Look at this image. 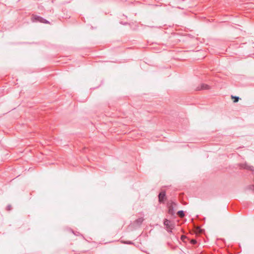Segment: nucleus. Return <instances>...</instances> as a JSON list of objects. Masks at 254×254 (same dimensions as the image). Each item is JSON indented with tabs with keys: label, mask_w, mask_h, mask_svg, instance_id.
<instances>
[{
	"label": "nucleus",
	"mask_w": 254,
	"mask_h": 254,
	"mask_svg": "<svg viewBox=\"0 0 254 254\" xmlns=\"http://www.w3.org/2000/svg\"><path fill=\"white\" fill-rule=\"evenodd\" d=\"M32 20L33 21H38L41 23H45V24H49L50 23V22L46 19H44V18H43L40 16H38L37 15L33 14L32 16Z\"/></svg>",
	"instance_id": "f257e3e1"
},
{
	"label": "nucleus",
	"mask_w": 254,
	"mask_h": 254,
	"mask_svg": "<svg viewBox=\"0 0 254 254\" xmlns=\"http://www.w3.org/2000/svg\"><path fill=\"white\" fill-rule=\"evenodd\" d=\"M177 205V203L175 202L171 201L168 204V213L171 215H174L175 214L174 208Z\"/></svg>",
	"instance_id": "f03ea898"
},
{
	"label": "nucleus",
	"mask_w": 254,
	"mask_h": 254,
	"mask_svg": "<svg viewBox=\"0 0 254 254\" xmlns=\"http://www.w3.org/2000/svg\"><path fill=\"white\" fill-rule=\"evenodd\" d=\"M163 224L165 227L166 230L167 229H173L175 226V224L173 222L167 219H165L164 220Z\"/></svg>",
	"instance_id": "7ed1b4c3"
},
{
	"label": "nucleus",
	"mask_w": 254,
	"mask_h": 254,
	"mask_svg": "<svg viewBox=\"0 0 254 254\" xmlns=\"http://www.w3.org/2000/svg\"><path fill=\"white\" fill-rule=\"evenodd\" d=\"M165 190H162L158 194V201L160 203H164L166 199Z\"/></svg>",
	"instance_id": "20e7f679"
},
{
	"label": "nucleus",
	"mask_w": 254,
	"mask_h": 254,
	"mask_svg": "<svg viewBox=\"0 0 254 254\" xmlns=\"http://www.w3.org/2000/svg\"><path fill=\"white\" fill-rule=\"evenodd\" d=\"M241 167L244 169H247L250 171H254V167L253 166L249 165L247 163L242 164L241 165Z\"/></svg>",
	"instance_id": "39448f33"
},
{
	"label": "nucleus",
	"mask_w": 254,
	"mask_h": 254,
	"mask_svg": "<svg viewBox=\"0 0 254 254\" xmlns=\"http://www.w3.org/2000/svg\"><path fill=\"white\" fill-rule=\"evenodd\" d=\"M209 89V86L207 84L202 83L200 86L196 88L197 90H206Z\"/></svg>",
	"instance_id": "423d86ee"
},
{
	"label": "nucleus",
	"mask_w": 254,
	"mask_h": 254,
	"mask_svg": "<svg viewBox=\"0 0 254 254\" xmlns=\"http://www.w3.org/2000/svg\"><path fill=\"white\" fill-rule=\"evenodd\" d=\"M144 221V219L142 217L138 218L135 221L134 223H136L137 225L140 226Z\"/></svg>",
	"instance_id": "0eeeda50"
},
{
	"label": "nucleus",
	"mask_w": 254,
	"mask_h": 254,
	"mask_svg": "<svg viewBox=\"0 0 254 254\" xmlns=\"http://www.w3.org/2000/svg\"><path fill=\"white\" fill-rule=\"evenodd\" d=\"M177 214H178V215L180 218H183L185 215V212H184V211L183 210H179V211H178V212H177Z\"/></svg>",
	"instance_id": "6e6552de"
},
{
	"label": "nucleus",
	"mask_w": 254,
	"mask_h": 254,
	"mask_svg": "<svg viewBox=\"0 0 254 254\" xmlns=\"http://www.w3.org/2000/svg\"><path fill=\"white\" fill-rule=\"evenodd\" d=\"M231 97H232V98L234 99V103H236V102H238V101L240 99L239 97L238 96H232Z\"/></svg>",
	"instance_id": "1a4fd4ad"
},
{
	"label": "nucleus",
	"mask_w": 254,
	"mask_h": 254,
	"mask_svg": "<svg viewBox=\"0 0 254 254\" xmlns=\"http://www.w3.org/2000/svg\"><path fill=\"white\" fill-rule=\"evenodd\" d=\"M122 243L123 244H128V245H133V243L131 241H124Z\"/></svg>",
	"instance_id": "9d476101"
},
{
	"label": "nucleus",
	"mask_w": 254,
	"mask_h": 254,
	"mask_svg": "<svg viewBox=\"0 0 254 254\" xmlns=\"http://www.w3.org/2000/svg\"><path fill=\"white\" fill-rule=\"evenodd\" d=\"M6 210L10 211L12 209V206L11 205L8 204L6 208Z\"/></svg>",
	"instance_id": "9b49d317"
},
{
	"label": "nucleus",
	"mask_w": 254,
	"mask_h": 254,
	"mask_svg": "<svg viewBox=\"0 0 254 254\" xmlns=\"http://www.w3.org/2000/svg\"><path fill=\"white\" fill-rule=\"evenodd\" d=\"M190 243H191V244L194 245L197 243V241H196V240H195L194 239H192L190 241Z\"/></svg>",
	"instance_id": "f8f14e48"
},
{
	"label": "nucleus",
	"mask_w": 254,
	"mask_h": 254,
	"mask_svg": "<svg viewBox=\"0 0 254 254\" xmlns=\"http://www.w3.org/2000/svg\"><path fill=\"white\" fill-rule=\"evenodd\" d=\"M172 230L173 229H166V230L167 231V232L169 233H172Z\"/></svg>",
	"instance_id": "ddd939ff"
}]
</instances>
